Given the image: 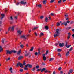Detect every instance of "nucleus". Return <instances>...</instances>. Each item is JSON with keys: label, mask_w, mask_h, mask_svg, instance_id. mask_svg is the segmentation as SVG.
<instances>
[{"label": "nucleus", "mask_w": 74, "mask_h": 74, "mask_svg": "<svg viewBox=\"0 0 74 74\" xmlns=\"http://www.w3.org/2000/svg\"><path fill=\"white\" fill-rule=\"evenodd\" d=\"M40 19H43V18H44V16H41L40 17Z\"/></svg>", "instance_id": "36"}, {"label": "nucleus", "mask_w": 74, "mask_h": 74, "mask_svg": "<svg viewBox=\"0 0 74 74\" xmlns=\"http://www.w3.org/2000/svg\"><path fill=\"white\" fill-rule=\"evenodd\" d=\"M60 73H61V74H63V71H60Z\"/></svg>", "instance_id": "53"}, {"label": "nucleus", "mask_w": 74, "mask_h": 74, "mask_svg": "<svg viewBox=\"0 0 74 74\" xmlns=\"http://www.w3.org/2000/svg\"><path fill=\"white\" fill-rule=\"evenodd\" d=\"M54 1H55L54 0H51L50 1V3H53Z\"/></svg>", "instance_id": "37"}, {"label": "nucleus", "mask_w": 74, "mask_h": 74, "mask_svg": "<svg viewBox=\"0 0 74 74\" xmlns=\"http://www.w3.org/2000/svg\"><path fill=\"white\" fill-rule=\"evenodd\" d=\"M21 53V50L20 49L18 52L17 53V55H20Z\"/></svg>", "instance_id": "17"}, {"label": "nucleus", "mask_w": 74, "mask_h": 74, "mask_svg": "<svg viewBox=\"0 0 74 74\" xmlns=\"http://www.w3.org/2000/svg\"><path fill=\"white\" fill-rule=\"evenodd\" d=\"M38 7H39L40 8H41V5L39 4V5H38Z\"/></svg>", "instance_id": "34"}, {"label": "nucleus", "mask_w": 74, "mask_h": 74, "mask_svg": "<svg viewBox=\"0 0 74 74\" xmlns=\"http://www.w3.org/2000/svg\"><path fill=\"white\" fill-rule=\"evenodd\" d=\"M61 25H64L65 26H66L67 25V23L64 22L61 24Z\"/></svg>", "instance_id": "5"}, {"label": "nucleus", "mask_w": 74, "mask_h": 74, "mask_svg": "<svg viewBox=\"0 0 74 74\" xmlns=\"http://www.w3.org/2000/svg\"><path fill=\"white\" fill-rule=\"evenodd\" d=\"M53 74H56V72H55V71H54L53 72Z\"/></svg>", "instance_id": "60"}, {"label": "nucleus", "mask_w": 74, "mask_h": 74, "mask_svg": "<svg viewBox=\"0 0 74 74\" xmlns=\"http://www.w3.org/2000/svg\"><path fill=\"white\" fill-rule=\"evenodd\" d=\"M46 70V68H43L42 69H41V72L42 73V72H43V71H45Z\"/></svg>", "instance_id": "16"}, {"label": "nucleus", "mask_w": 74, "mask_h": 74, "mask_svg": "<svg viewBox=\"0 0 74 74\" xmlns=\"http://www.w3.org/2000/svg\"><path fill=\"white\" fill-rule=\"evenodd\" d=\"M51 16H54V13H51Z\"/></svg>", "instance_id": "48"}, {"label": "nucleus", "mask_w": 74, "mask_h": 74, "mask_svg": "<svg viewBox=\"0 0 74 74\" xmlns=\"http://www.w3.org/2000/svg\"><path fill=\"white\" fill-rule=\"evenodd\" d=\"M48 51H47L46 52V55L48 54Z\"/></svg>", "instance_id": "54"}, {"label": "nucleus", "mask_w": 74, "mask_h": 74, "mask_svg": "<svg viewBox=\"0 0 74 74\" xmlns=\"http://www.w3.org/2000/svg\"><path fill=\"white\" fill-rule=\"evenodd\" d=\"M41 50V49L39 48L38 49V52H40V51Z\"/></svg>", "instance_id": "57"}, {"label": "nucleus", "mask_w": 74, "mask_h": 74, "mask_svg": "<svg viewBox=\"0 0 74 74\" xmlns=\"http://www.w3.org/2000/svg\"><path fill=\"white\" fill-rule=\"evenodd\" d=\"M71 35V34H70V32H69L68 33V35L67 37V39L68 40H69V39H70V35Z\"/></svg>", "instance_id": "10"}, {"label": "nucleus", "mask_w": 74, "mask_h": 74, "mask_svg": "<svg viewBox=\"0 0 74 74\" xmlns=\"http://www.w3.org/2000/svg\"><path fill=\"white\" fill-rule=\"evenodd\" d=\"M20 72H22L23 71V69H20Z\"/></svg>", "instance_id": "46"}, {"label": "nucleus", "mask_w": 74, "mask_h": 74, "mask_svg": "<svg viewBox=\"0 0 74 74\" xmlns=\"http://www.w3.org/2000/svg\"><path fill=\"white\" fill-rule=\"evenodd\" d=\"M38 28V27H35L32 29V30H36Z\"/></svg>", "instance_id": "19"}, {"label": "nucleus", "mask_w": 74, "mask_h": 74, "mask_svg": "<svg viewBox=\"0 0 74 74\" xmlns=\"http://www.w3.org/2000/svg\"><path fill=\"white\" fill-rule=\"evenodd\" d=\"M43 3L44 4H45L47 3V1L44 0L43 1Z\"/></svg>", "instance_id": "23"}, {"label": "nucleus", "mask_w": 74, "mask_h": 74, "mask_svg": "<svg viewBox=\"0 0 74 74\" xmlns=\"http://www.w3.org/2000/svg\"><path fill=\"white\" fill-rule=\"evenodd\" d=\"M73 69H70L69 70V72L71 74L73 73Z\"/></svg>", "instance_id": "24"}, {"label": "nucleus", "mask_w": 74, "mask_h": 74, "mask_svg": "<svg viewBox=\"0 0 74 74\" xmlns=\"http://www.w3.org/2000/svg\"><path fill=\"white\" fill-rule=\"evenodd\" d=\"M15 19H17L18 18V16H15Z\"/></svg>", "instance_id": "59"}, {"label": "nucleus", "mask_w": 74, "mask_h": 74, "mask_svg": "<svg viewBox=\"0 0 74 74\" xmlns=\"http://www.w3.org/2000/svg\"><path fill=\"white\" fill-rule=\"evenodd\" d=\"M2 42L3 44H4V39H2Z\"/></svg>", "instance_id": "44"}, {"label": "nucleus", "mask_w": 74, "mask_h": 74, "mask_svg": "<svg viewBox=\"0 0 74 74\" xmlns=\"http://www.w3.org/2000/svg\"><path fill=\"white\" fill-rule=\"evenodd\" d=\"M3 51V49L2 48L1 46H0V52H1Z\"/></svg>", "instance_id": "12"}, {"label": "nucleus", "mask_w": 74, "mask_h": 74, "mask_svg": "<svg viewBox=\"0 0 74 74\" xmlns=\"http://www.w3.org/2000/svg\"><path fill=\"white\" fill-rule=\"evenodd\" d=\"M19 66L20 67H21V68H23V64H22L21 63H18L17 64V65H16V67H18Z\"/></svg>", "instance_id": "2"}, {"label": "nucleus", "mask_w": 74, "mask_h": 74, "mask_svg": "<svg viewBox=\"0 0 74 74\" xmlns=\"http://www.w3.org/2000/svg\"><path fill=\"white\" fill-rule=\"evenodd\" d=\"M58 52H61V51H62V49H58Z\"/></svg>", "instance_id": "32"}, {"label": "nucleus", "mask_w": 74, "mask_h": 74, "mask_svg": "<svg viewBox=\"0 0 74 74\" xmlns=\"http://www.w3.org/2000/svg\"><path fill=\"white\" fill-rule=\"evenodd\" d=\"M33 50V47H32L31 48V49L30 50V51H32Z\"/></svg>", "instance_id": "31"}, {"label": "nucleus", "mask_w": 74, "mask_h": 74, "mask_svg": "<svg viewBox=\"0 0 74 74\" xmlns=\"http://www.w3.org/2000/svg\"><path fill=\"white\" fill-rule=\"evenodd\" d=\"M10 60V58H9L8 59H6V61H8V60Z\"/></svg>", "instance_id": "38"}, {"label": "nucleus", "mask_w": 74, "mask_h": 74, "mask_svg": "<svg viewBox=\"0 0 74 74\" xmlns=\"http://www.w3.org/2000/svg\"><path fill=\"white\" fill-rule=\"evenodd\" d=\"M48 17H46L45 18V21L46 22H48Z\"/></svg>", "instance_id": "25"}, {"label": "nucleus", "mask_w": 74, "mask_h": 74, "mask_svg": "<svg viewBox=\"0 0 74 74\" xmlns=\"http://www.w3.org/2000/svg\"><path fill=\"white\" fill-rule=\"evenodd\" d=\"M27 66H28V67H29V68H32V67H33L32 65H31L29 64H27Z\"/></svg>", "instance_id": "15"}, {"label": "nucleus", "mask_w": 74, "mask_h": 74, "mask_svg": "<svg viewBox=\"0 0 74 74\" xmlns=\"http://www.w3.org/2000/svg\"><path fill=\"white\" fill-rule=\"evenodd\" d=\"M20 47L21 48H23V47H24V46L23 45L21 44L20 45Z\"/></svg>", "instance_id": "27"}, {"label": "nucleus", "mask_w": 74, "mask_h": 74, "mask_svg": "<svg viewBox=\"0 0 74 74\" xmlns=\"http://www.w3.org/2000/svg\"><path fill=\"white\" fill-rule=\"evenodd\" d=\"M15 26H13L12 27H9L8 29V31H13L14 30Z\"/></svg>", "instance_id": "1"}, {"label": "nucleus", "mask_w": 74, "mask_h": 74, "mask_svg": "<svg viewBox=\"0 0 74 74\" xmlns=\"http://www.w3.org/2000/svg\"><path fill=\"white\" fill-rule=\"evenodd\" d=\"M20 3H21V4H24V5H25V4H27L26 2H25L23 1H22L20 2Z\"/></svg>", "instance_id": "7"}, {"label": "nucleus", "mask_w": 74, "mask_h": 74, "mask_svg": "<svg viewBox=\"0 0 74 74\" xmlns=\"http://www.w3.org/2000/svg\"><path fill=\"white\" fill-rule=\"evenodd\" d=\"M57 26H60V23H59V22H57Z\"/></svg>", "instance_id": "29"}, {"label": "nucleus", "mask_w": 74, "mask_h": 74, "mask_svg": "<svg viewBox=\"0 0 74 74\" xmlns=\"http://www.w3.org/2000/svg\"><path fill=\"white\" fill-rule=\"evenodd\" d=\"M43 59L44 61H45V60H47V58H46V57H43Z\"/></svg>", "instance_id": "22"}, {"label": "nucleus", "mask_w": 74, "mask_h": 74, "mask_svg": "<svg viewBox=\"0 0 74 74\" xmlns=\"http://www.w3.org/2000/svg\"><path fill=\"white\" fill-rule=\"evenodd\" d=\"M41 69H38L37 70V71H41Z\"/></svg>", "instance_id": "45"}, {"label": "nucleus", "mask_w": 74, "mask_h": 74, "mask_svg": "<svg viewBox=\"0 0 74 74\" xmlns=\"http://www.w3.org/2000/svg\"><path fill=\"white\" fill-rule=\"evenodd\" d=\"M16 4V5H19V2H16L15 3Z\"/></svg>", "instance_id": "41"}, {"label": "nucleus", "mask_w": 74, "mask_h": 74, "mask_svg": "<svg viewBox=\"0 0 74 74\" xmlns=\"http://www.w3.org/2000/svg\"><path fill=\"white\" fill-rule=\"evenodd\" d=\"M61 69H62V68H61V67H60L59 68H58V70H61Z\"/></svg>", "instance_id": "58"}, {"label": "nucleus", "mask_w": 74, "mask_h": 74, "mask_svg": "<svg viewBox=\"0 0 74 74\" xmlns=\"http://www.w3.org/2000/svg\"><path fill=\"white\" fill-rule=\"evenodd\" d=\"M17 52L15 50H12V53H16Z\"/></svg>", "instance_id": "20"}, {"label": "nucleus", "mask_w": 74, "mask_h": 74, "mask_svg": "<svg viewBox=\"0 0 74 74\" xmlns=\"http://www.w3.org/2000/svg\"><path fill=\"white\" fill-rule=\"evenodd\" d=\"M23 65H24V66H25V65H26V62H23Z\"/></svg>", "instance_id": "43"}, {"label": "nucleus", "mask_w": 74, "mask_h": 74, "mask_svg": "<svg viewBox=\"0 0 74 74\" xmlns=\"http://www.w3.org/2000/svg\"><path fill=\"white\" fill-rule=\"evenodd\" d=\"M44 72L45 73H47V72H48V70H46L44 71Z\"/></svg>", "instance_id": "52"}, {"label": "nucleus", "mask_w": 74, "mask_h": 74, "mask_svg": "<svg viewBox=\"0 0 74 74\" xmlns=\"http://www.w3.org/2000/svg\"><path fill=\"white\" fill-rule=\"evenodd\" d=\"M53 60V58H51L50 59V60H49V61H52V60Z\"/></svg>", "instance_id": "35"}, {"label": "nucleus", "mask_w": 74, "mask_h": 74, "mask_svg": "<svg viewBox=\"0 0 74 74\" xmlns=\"http://www.w3.org/2000/svg\"><path fill=\"white\" fill-rule=\"evenodd\" d=\"M71 46V45H66V47L67 48H70Z\"/></svg>", "instance_id": "33"}, {"label": "nucleus", "mask_w": 74, "mask_h": 74, "mask_svg": "<svg viewBox=\"0 0 74 74\" xmlns=\"http://www.w3.org/2000/svg\"><path fill=\"white\" fill-rule=\"evenodd\" d=\"M10 19L11 20H12L13 19V18H12V16L10 17Z\"/></svg>", "instance_id": "61"}, {"label": "nucleus", "mask_w": 74, "mask_h": 74, "mask_svg": "<svg viewBox=\"0 0 74 74\" xmlns=\"http://www.w3.org/2000/svg\"><path fill=\"white\" fill-rule=\"evenodd\" d=\"M27 67H28V66H27V64L25 66V67L24 68V69L25 70H28V68H27Z\"/></svg>", "instance_id": "11"}, {"label": "nucleus", "mask_w": 74, "mask_h": 74, "mask_svg": "<svg viewBox=\"0 0 74 74\" xmlns=\"http://www.w3.org/2000/svg\"><path fill=\"white\" fill-rule=\"evenodd\" d=\"M17 13L18 16L19 15V14H21V13L19 12H18Z\"/></svg>", "instance_id": "55"}, {"label": "nucleus", "mask_w": 74, "mask_h": 74, "mask_svg": "<svg viewBox=\"0 0 74 74\" xmlns=\"http://www.w3.org/2000/svg\"><path fill=\"white\" fill-rule=\"evenodd\" d=\"M45 28L47 30H48V27L47 26H45Z\"/></svg>", "instance_id": "28"}, {"label": "nucleus", "mask_w": 74, "mask_h": 74, "mask_svg": "<svg viewBox=\"0 0 74 74\" xmlns=\"http://www.w3.org/2000/svg\"><path fill=\"white\" fill-rule=\"evenodd\" d=\"M69 51H68L66 53V56H68L69 55Z\"/></svg>", "instance_id": "21"}, {"label": "nucleus", "mask_w": 74, "mask_h": 74, "mask_svg": "<svg viewBox=\"0 0 74 74\" xmlns=\"http://www.w3.org/2000/svg\"><path fill=\"white\" fill-rule=\"evenodd\" d=\"M35 35L37 36V33L36 32H35L34 33Z\"/></svg>", "instance_id": "63"}, {"label": "nucleus", "mask_w": 74, "mask_h": 74, "mask_svg": "<svg viewBox=\"0 0 74 74\" xmlns=\"http://www.w3.org/2000/svg\"><path fill=\"white\" fill-rule=\"evenodd\" d=\"M36 69H38L39 68V66L38 65L36 66Z\"/></svg>", "instance_id": "50"}, {"label": "nucleus", "mask_w": 74, "mask_h": 74, "mask_svg": "<svg viewBox=\"0 0 74 74\" xmlns=\"http://www.w3.org/2000/svg\"><path fill=\"white\" fill-rule=\"evenodd\" d=\"M59 36V34H56L54 35V37L55 38L57 37H58V36Z\"/></svg>", "instance_id": "14"}, {"label": "nucleus", "mask_w": 74, "mask_h": 74, "mask_svg": "<svg viewBox=\"0 0 74 74\" xmlns=\"http://www.w3.org/2000/svg\"><path fill=\"white\" fill-rule=\"evenodd\" d=\"M21 38H24V39H26V35H23L21 36Z\"/></svg>", "instance_id": "8"}, {"label": "nucleus", "mask_w": 74, "mask_h": 74, "mask_svg": "<svg viewBox=\"0 0 74 74\" xmlns=\"http://www.w3.org/2000/svg\"><path fill=\"white\" fill-rule=\"evenodd\" d=\"M35 55H38V53L36 52L35 53Z\"/></svg>", "instance_id": "51"}, {"label": "nucleus", "mask_w": 74, "mask_h": 74, "mask_svg": "<svg viewBox=\"0 0 74 74\" xmlns=\"http://www.w3.org/2000/svg\"><path fill=\"white\" fill-rule=\"evenodd\" d=\"M71 29V28L70 27H67L66 28V29L67 30H69V29Z\"/></svg>", "instance_id": "30"}, {"label": "nucleus", "mask_w": 74, "mask_h": 74, "mask_svg": "<svg viewBox=\"0 0 74 74\" xmlns=\"http://www.w3.org/2000/svg\"><path fill=\"white\" fill-rule=\"evenodd\" d=\"M73 50V47H71L69 49V51H71Z\"/></svg>", "instance_id": "42"}, {"label": "nucleus", "mask_w": 74, "mask_h": 74, "mask_svg": "<svg viewBox=\"0 0 74 74\" xmlns=\"http://www.w3.org/2000/svg\"><path fill=\"white\" fill-rule=\"evenodd\" d=\"M42 36H44V34L42 32L40 33V37H41Z\"/></svg>", "instance_id": "26"}, {"label": "nucleus", "mask_w": 74, "mask_h": 74, "mask_svg": "<svg viewBox=\"0 0 74 74\" xmlns=\"http://www.w3.org/2000/svg\"><path fill=\"white\" fill-rule=\"evenodd\" d=\"M36 70V67H34L33 69H32V71H34V70Z\"/></svg>", "instance_id": "49"}, {"label": "nucleus", "mask_w": 74, "mask_h": 74, "mask_svg": "<svg viewBox=\"0 0 74 74\" xmlns=\"http://www.w3.org/2000/svg\"><path fill=\"white\" fill-rule=\"evenodd\" d=\"M1 16L2 17L1 18V20L3 19V18H4V14H1Z\"/></svg>", "instance_id": "13"}, {"label": "nucleus", "mask_w": 74, "mask_h": 74, "mask_svg": "<svg viewBox=\"0 0 74 74\" xmlns=\"http://www.w3.org/2000/svg\"><path fill=\"white\" fill-rule=\"evenodd\" d=\"M64 43H59V46L60 47H63V46H64Z\"/></svg>", "instance_id": "9"}, {"label": "nucleus", "mask_w": 74, "mask_h": 74, "mask_svg": "<svg viewBox=\"0 0 74 74\" xmlns=\"http://www.w3.org/2000/svg\"><path fill=\"white\" fill-rule=\"evenodd\" d=\"M22 32H23V31L21 30H19L17 31V33L18 34H20V35H21V34H22Z\"/></svg>", "instance_id": "3"}, {"label": "nucleus", "mask_w": 74, "mask_h": 74, "mask_svg": "<svg viewBox=\"0 0 74 74\" xmlns=\"http://www.w3.org/2000/svg\"><path fill=\"white\" fill-rule=\"evenodd\" d=\"M56 34H60L59 29H56Z\"/></svg>", "instance_id": "4"}, {"label": "nucleus", "mask_w": 74, "mask_h": 74, "mask_svg": "<svg viewBox=\"0 0 74 74\" xmlns=\"http://www.w3.org/2000/svg\"><path fill=\"white\" fill-rule=\"evenodd\" d=\"M67 42H66V45H65V46H67Z\"/></svg>", "instance_id": "62"}, {"label": "nucleus", "mask_w": 74, "mask_h": 74, "mask_svg": "<svg viewBox=\"0 0 74 74\" xmlns=\"http://www.w3.org/2000/svg\"><path fill=\"white\" fill-rule=\"evenodd\" d=\"M23 58V56H20L18 58V60H21V59H22Z\"/></svg>", "instance_id": "18"}, {"label": "nucleus", "mask_w": 74, "mask_h": 74, "mask_svg": "<svg viewBox=\"0 0 74 74\" xmlns=\"http://www.w3.org/2000/svg\"><path fill=\"white\" fill-rule=\"evenodd\" d=\"M7 54H11L12 53V50L11 51H10L9 50H7Z\"/></svg>", "instance_id": "6"}, {"label": "nucleus", "mask_w": 74, "mask_h": 74, "mask_svg": "<svg viewBox=\"0 0 74 74\" xmlns=\"http://www.w3.org/2000/svg\"><path fill=\"white\" fill-rule=\"evenodd\" d=\"M62 2V1L61 0H60L59 1H58V3H60Z\"/></svg>", "instance_id": "56"}, {"label": "nucleus", "mask_w": 74, "mask_h": 74, "mask_svg": "<svg viewBox=\"0 0 74 74\" xmlns=\"http://www.w3.org/2000/svg\"><path fill=\"white\" fill-rule=\"evenodd\" d=\"M12 70V68L10 67V68L9 70V71H11Z\"/></svg>", "instance_id": "47"}, {"label": "nucleus", "mask_w": 74, "mask_h": 74, "mask_svg": "<svg viewBox=\"0 0 74 74\" xmlns=\"http://www.w3.org/2000/svg\"><path fill=\"white\" fill-rule=\"evenodd\" d=\"M29 55V53H27V54H25V56H27Z\"/></svg>", "instance_id": "39"}, {"label": "nucleus", "mask_w": 74, "mask_h": 74, "mask_svg": "<svg viewBox=\"0 0 74 74\" xmlns=\"http://www.w3.org/2000/svg\"><path fill=\"white\" fill-rule=\"evenodd\" d=\"M38 54L39 55H40V51H38Z\"/></svg>", "instance_id": "64"}, {"label": "nucleus", "mask_w": 74, "mask_h": 74, "mask_svg": "<svg viewBox=\"0 0 74 74\" xmlns=\"http://www.w3.org/2000/svg\"><path fill=\"white\" fill-rule=\"evenodd\" d=\"M58 55L60 57H61L62 56H61V54L60 53H58Z\"/></svg>", "instance_id": "40"}]
</instances>
